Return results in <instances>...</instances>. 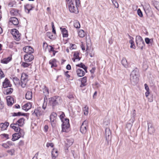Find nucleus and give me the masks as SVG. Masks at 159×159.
<instances>
[{
  "label": "nucleus",
  "instance_id": "nucleus-50",
  "mask_svg": "<svg viewBox=\"0 0 159 159\" xmlns=\"http://www.w3.org/2000/svg\"><path fill=\"white\" fill-rule=\"evenodd\" d=\"M112 2L115 7L116 8H118L119 7V5L117 3V2H116V0H112Z\"/></svg>",
  "mask_w": 159,
  "mask_h": 159
},
{
  "label": "nucleus",
  "instance_id": "nucleus-11",
  "mask_svg": "<svg viewBox=\"0 0 159 159\" xmlns=\"http://www.w3.org/2000/svg\"><path fill=\"white\" fill-rule=\"evenodd\" d=\"M148 130L149 133L150 134H152L154 133L155 131V130L153 126H152V124L151 122H148Z\"/></svg>",
  "mask_w": 159,
  "mask_h": 159
},
{
  "label": "nucleus",
  "instance_id": "nucleus-13",
  "mask_svg": "<svg viewBox=\"0 0 159 159\" xmlns=\"http://www.w3.org/2000/svg\"><path fill=\"white\" fill-rule=\"evenodd\" d=\"M34 7L32 6V4H27L25 6V11L28 14H29L30 11Z\"/></svg>",
  "mask_w": 159,
  "mask_h": 159
},
{
  "label": "nucleus",
  "instance_id": "nucleus-19",
  "mask_svg": "<svg viewBox=\"0 0 159 159\" xmlns=\"http://www.w3.org/2000/svg\"><path fill=\"white\" fill-rule=\"evenodd\" d=\"M137 47L141 50H143V48L145 46V43L144 41H139L136 42Z\"/></svg>",
  "mask_w": 159,
  "mask_h": 159
},
{
  "label": "nucleus",
  "instance_id": "nucleus-60",
  "mask_svg": "<svg viewBox=\"0 0 159 159\" xmlns=\"http://www.w3.org/2000/svg\"><path fill=\"white\" fill-rule=\"evenodd\" d=\"M4 107V104L3 102L0 100V109H2Z\"/></svg>",
  "mask_w": 159,
  "mask_h": 159
},
{
  "label": "nucleus",
  "instance_id": "nucleus-18",
  "mask_svg": "<svg viewBox=\"0 0 159 159\" xmlns=\"http://www.w3.org/2000/svg\"><path fill=\"white\" fill-rule=\"evenodd\" d=\"M58 151L57 149L53 148L52 151V159H55L56 157L58 156Z\"/></svg>",
  "mask_w": 159,
  "mask_h": 159
},
{
  "label": "nucleus",
  "instance_id": "nucleus-63",
  "mask_svg": "<svg viewBox=\"0 0 159 159\" xmlns=\"http://www.w3.org/2000/svg\"><path fill=\"white\" fill-rule=\"evenodd\" d=\"M66 68L68 70H70L71 69V67L70 65L69 64L67 65L66 66Z\"/></svg>",
  "mask_w": 159,
  "mask_h": 159
},
{
  "label": "nucleus",
  "instance_id": "nucleus-34",
  "mask_svg": "<svg viewBox=\"0 0 159 159\" xmlns=\"http://www.w3.org/2000/svg\"><path fill=\"white\" fill-rule=\"evenodd\" d=\"M145 89L146 90V92L145 93V96L147 97L150 94L149 89L147 84H144Z\"/></svg>",
  "mask_w": 159,
  "mask_h": 159
},
{
  "label": "nucleus",
  "instance_id": "nucleus-59",
  "mask_svg": "<svg viewBox=\"0 0 159 159\" xmlns=\"http://www.w3.org/2000/svg\"><path fill=\"white\" fill-rule=\"evenodd\" d=\"M2 146L5 148H9V146L7 143H3L2 145Z\"/></svg>",
  "mask_w": 159,
  "mask_h": 159
},
{
  "label": "nucleus",
  "instance_id": "nucleus-12",
  "mask_svg": "<svg viewBox=\"0 0 159 159\" xmlns=\"http://www.w3.org/2000/svg\"><path fill=\"white\" fill-rule=\"evenodd\" d=\"M105 134L106 139L107 141H109L111 138V132L110 129L108 128H106L105 130Z\"/></svg>",
  "mask_w": 159,
  "mask_h": 159
},
{
  "label": "nucleus",
  "instance_id": "nucleus-9",
  "mask_svg": "<svg viewBox=\"0 0 159 159\" xmlns=\"http://www.w3.org/2000/svg\"><path fill=\"white\" fill-rule=\"evenodd\" d=\"M2 86L3 88H6L8 87H11L12 85L9 80L7 78H6L2 82Z\"/></svg>",
  "mask_w": 159,
  "mask_h": 159
},
{
  "label": "nucleus",
  "instance_id": "nucleus-40",
  "mask_svg": "<svg viewBox=\"0 0 159 159\" xmlns=\"http://www.w3.org/2000/svg\"><path fill=\"white\" fill-rule=\"evenodd\" d=\"M45 45L46 46V47H49L50 48L49 49V50H48V51L49 52H52V51H54V48L52 47V46H50V45L48 46L47 43H43V46Z\"/></svg>",
  "mask_w": 159,
  "mask_h": 159
},
{
  "label": "nucleus",
  "instance_id": "nucleus-48",
  "mask_svg": "<svg viewBox=\"0 0 159 159\" xmlns=\"http://www.w3.org/2000/svg\"><path fill=\"white\" fill-rule=\"evenodd\" d=\"M129 43L131 45V46H130V48H133L134 49H135V46L134 45V43L133 40H130L129 41Z\"/></svg>",
  "mask_w": 159,
  "mask_h": 159
},
{
  "label": "nucleus",
  "instance_id": "nucleus-22",
  "mask_svg": "<svg viewBox=\"0 0 159 159\" xmlns=\"http://www.w3.org/2000/svg\"><path fill=\"white\" fill-rule=\"evenodd\" d=\"M20 137V136L18 134V133H16L12 135V138L11 140L13 141L18 140Z\"/></svg>",
  "mask_w": 159,
  "mask_h": 159
},
{
  "label": "nucleus",
  "instance_id": "nucleus-47",
  "mask_svg": "<svg viewBox=\"0 0 159 159\" xmlns=\"http://www.w3.org/2000/svg\"><path fill=\"white\" fill-rule=\"evenodd\" d=\"M142 41H143V40L141 36L138 35L136 36V42Z\"/></svg>",
  "mask_w": 159,
  "mask_h": 159
},
{
  "label": "nucleus",
  "instance_id": "nucleus-17",
  "mask_svg": "<svg viewBox=\"0 0 159 159\" xmlns=\"http://www.w3.org/2000/svg\"><path fill=\"white\" fill-rule=\"evenodd\" d=\"M9 125V122H6L4 123L0 124V127L1 128L2 130H4L7 129Z\"/></svg>",
  "mask_w": 159,
  "mask_h": 159
},
{
  "label": "nucleus",
  "instance_id": "nucleus-6",
  "mask_svg": "<svg viewBox=\"0 0 159 159\" xmlns=\"http://www.w3.org/2000/svg\"><path fill=\"white\" fill-rule=\"evenodd\" d=\"M57 117V115L55 112H52L50 116V121L52 126L53 127L55 126Z\"/></svg>",
  "mask_w": 159,
  "mask_h": 159
},
{
  "label": "nucleus",
  "instance_id": "nucleus-55",
  "mask_svg": "<svg viewBox=\"0 0 159 159\" xmlns=\"http://www.w3.org/2000/svg\"><path fill=\"white\" fill-rule=\"evenodd\" d=\"M75 5L77 6V7H79L80 4V0H75Z\"/></svg>",
  "mask_w": 159,
  "mask_h": 159
},
{
  "label": "nucleus",
  "instance_id": "nucleus-58",
  "mask_svg": "<svg viewBox=\"0 0 159 159\" xmlns=\"http://www.w3.org/2000/svg\"><path fill=\"white\" fill-rule=\"evenodd\" d=\"M145 42L147 44H149L150 43V39L148 38H146L145 39Z\"/></svg>",
  "mask_w": 159,
  "mask_h": 159
},
{
  "label": "nucleus",
  "instance_id": "nucleus-49",
  "mask_svg": "<svg viewBox=\"0 0 159 159\" xmlns=\"http://www.w3.org/2000/svg\"><path fill=\"white\" fill-rule=\"evenodd\" d=\"M137 13L138 15L140 17L143 16V13L140 9L139 8L137 10Z\"/></svg>",
  "mask_w": 159,
  "mask_h": 159
},
{
  "label": "nucleus",
  "instance_id": "nucleus-36",
  "mask_svg": "<svg viewBox=\"0 0 159 159\" xmlns=\"http://www.w3.org/2000/svg\"><path fill=\"white\" fill-rule=\"evenodd\" d=\"M13 80L16 85L20 84V80L17 77H13Z\"/></svg>",
  "mask_w": 159,
  "mask_h": 159
},
{
  "label": "nucleus",
  "instance_id": "nucleus-29",
  "mask_svg": "<svg viewBox=\"0 0 159 159\" xmlns=\"http://www.w3.org/2000/svg\"><path fill=\"white\" fill-rule=\"evenodd\" d=\"M76 66H78L79 67H80L83 69L86 72H87V67L85 65L82 63H81L80 64L76 65Z\"/></svg>",
  "mask_w": 159,
  "mask_h": 159
},
{
  "label": "nucleus",
  "instance_id": "nucleus-42",
  "mask_svg": "<svg viewBox=\"0 0 159 159\" xmlns=\"http://www.w3.org/2000/svg\"><path fill=\"white\" fill-rule=\"evenodd\" d=\"M34 113H35L37 116H39L42 115V113L39 111V109L38 108L37 109H35L34 110Z\"/></svg>",
  "mask_w": 159,
  "mask_h": 159
},
{
  "label": "nucleus",
  "instance_id": "nucleus-4",
  "mask_svg": "<svg viewBox=\"0 0 159 159\" xmlns=\"http://www.w3.org/2000/svg\"><path fill=\"white\" fill-rule=\"evenodd\" d=\"M68 6L69 11L71 13L77 14L79 13V11L77 7L74 3V2H71L69 3Z\"/></svg>",
  "mask_w": 159,
  "mask_h": 159
},
{
  "label": "nucleus",
  "instance_id": "nucleus-44",
  "mask_svg": "<svg viewBox=\"0 0 159 159\" xmlns=\"http://www.w3.org/2000/svg\"><path fill=\"white\" fill-rule=\"evenodd\" d=\"M28 80H21V86L22 88H25Z\"/></svg>",
  "mask_w": 159,
  "mask_h": 159
},
{
  "label": "nucleus",
  "instance_id": "nucleus-21",
  "mask_svg": "<svg viewBox=\"0 0 159 159\" xmlns=\"http://www.w3.org/2000/svg\"><path fill=\"white\" fill-rule=\"evenodd\" d=\"M12 59V57H9L7 58H5L1 60V62L3 63L7 64Z\"/></svg>",
  "mask_w": 159,
  "mask_h": 159
},
{
  "label": "nucleus",
  "instance_id": "nucleus-14",
  "mask_svg": "<svg viewBox=\"0 0 159 159\" xmlns=\"http://www.w3.org/2000/svg\"><path fill=\"white\" fill-rule=\"evenodd\" d=\"M7 103L8 105L11 106L14 102L13 98L10 96L7 97Z\"/></svg>",
  "mask_w": 159,
  "mask_h": 159
},
{
  "label": "nucleus",
  "instance_id": "nucleus-28",
  "mask_svg": "<svg viewBox=\"0 0 159 159\" xmlns=\"http://www.w3.org/2000/svg\"><path fill=\"white\" fill-rule=\"evenodd\" d=\"M61 32L62 34L63 37H67L68 34L67 30L65 28L62 29L61 28Z\"/></svg>",
  "mask_w": 159,
  "mask_h": 159
},
{
  "label": "nucleus",
  "instance_id": "nucleus-15",
  "mask_svg": "<svg viewBox=\"0 0 159 159\" xmlns=\"http://www.w3.org/2000/svg\"><path fill=\"white\" fill-rule=\"evenodd\" d=\"M9 21L15 25H17L19 24L18 20L15 17H11L10 18Z\"/></svg>",
  "mask_w": 159,
  "mask_h": 159
},
{
  "label": "nucleus",
  "instance_id": "nucleus-1",
  "mask_svg": "<svg viewBox=\"0 0 159 159\" xmlns=\"http://www.w3.org/2000/svg\"><path fill=\"white\" fill-rule=\"evenodd\" d=\"M65 116V114L63 112L60 116V118L62 122L61 125V132H68L70 130V127L69 120L67 118H64Z\"/></svg>",
  "mask_w": 159,
  "mask_h": 159
},
{
  "label": "nucleus",
  "instance_id": "nucleus-62",
  "mask_svg": "<svg viewBox=\"0 0 159 159\" xmlns=\"http://www.w3.org/2000/svg\"><path fill=\"white\" fill-rule=\"evenodd\" d=\"M19 145L20 146H22L24 145V142L22 140H20L19 143Z\"/></svg>",
  "mask_w": 159,
  "mask_h": 159
},
{
  "label": "nucleus",
  "instance_id": "nucleus-43",
  "mask_svg": "<svg viewBox=\"0 0 159 159\" xmlns=\"http://www.w3.org/2000/svg\"><path fill=\"white\" fill-rule=\"evenodd\" d=\"M74 27L76 28H79L80 27L79 22L77 21H76L74 22Z\"/></svg>",
  "mask_w": 159,
  "mask_h": 159
},
{
  "label": "nucleus",
  "instance_id": "nucleus-51",
  "mask_svg": "<svg viewBox=\"0 0 159 159\" xmlns=\"http://www.w3.org/2000/svg\"><path fill=\"white\" fill-rule=\"evenodd\" d=\"M56 61V60L55 59H53L51 60H50L49 61V64L52 66H53V64H54V63H55Z\"/></svg>",
  "mask_w": 159,
  "mask_h": 159
},
{
  "label": "nucleus",
  "instance_id": "nucleus-46",
  "mask_svg": "<svg viewBox=\"0 0 159 159\" xmlns=\"http://www.w3.org/2000/svg\"><path fill=\"white\" fill-rule=\"evenodd\" d=\"M43 92L45 97L49 94L48 90L47 88H45L43 90Z\"/></svg>",
  "mask_w": 159,
  "mask_h": 159
},
{
  "label": "nucleus",
  "instance_id": "nucleus-16",
  "mask_svg": "<svg viewBox=\"0 0 159 159\" xmlns=\"http://www.w3.org/2000/svg\"><path fill=\"white\" fill-rule=\"evenodd\" d=\"M31 104L30 102H28L22 106V108L25 111H27L31 108Z\"/></svg>",
  "mask_w": 159,
  "mask_h": 159
},
{
  "label": "nucleus",
  "instance_id": "nucleus-8",
  "mask_svg": "<svg viewBox=\"0 0 159 159\" xmlns=\"http://www.w3.org/2000/svg\"><path fill=\"white\" fill-rule=\"evenodd\" d=\"M34 59V56L31 54H27L24 56V59L25 61L30 62L32 61Z\"/></svg>",
  "mask_w": 159,
  "mask_h": 159
},
{
  "label": "nucleus",
  "instance_id": "nucleus-20",
  "mask_svg": "<svg viewBox=\"0 0 159 159\" xmlns=\"http://www.w3.org/2000/svg\"><path fill=\"white\" fill-rule=\"evenodd\" d=\"M77 75L80 77L83 76L85 74V72L82 69L79 68L76 70Z\"/></svg>",
  "mask_w": 159,
  "mask_h": 159
},
{
  "label": "nucleus",
  "instance_id": "nucleus-23",
  "mask_svg": "<svg viewBox=\"0 0 159 159\" xmlns=\"http://www.w3.org/2000/svg\"><path fill=\"white\" fill-rule=\"evenodd\" d=\"M32 97V93L31 91H28L25 94V98L28 100L31 99Z\"/></svg>",
  "mask_w": 159,
  "mask_h": 159
},
{
  "label": "nucleus",
  "instance_id": "nucleus-53",
  "mask_svg": "<svg viewBox=\"0 0 159 159\" xmlns=\"http://www.w3.org/2000/svg\"><path fill=\"white\" fill-rule=\"evenodd\" d=\"M86 77H84L82 78V80H81V83L82 84H85V83L86 82Z\"/></svg>",
  "mask_w": 159,
  "mask_h": 159
},
{
  "label": "nucleus",
  "instance_id": "nucleus-5",
  "mask_svg": "<svg viewBox=\"0 0 159 159\" xmlns=\"http://www.w3.org/2000/svg\"><path fill=\"white\" fill-rule=\"evenodd\" d=\"M88 121L86 120H84L80 128V131L82 134L86 133L88 128Z\"/></svg>",
  "mask_w": 159,
  "mask_h": 159
},
{
  "label": "nucleus",
  "instance_id": "nucleus-61",
  "mask_svg": "<svg viewBox=\"0 0 159 159\" xmlns=\"http://www.w3.org/2000/svg\"><path fill=\"white\" fill-rule=\"evenodd\" d=\"M2 136L5 137L7 139H9L8 135L6 134H1Z\"/></svg>",
  "mask_w": 159,
  "mask_h": 159
},
{
  "label": "nucleus",
  "instance_id": "nucleus-25",
  "mask_svg": "<svg viewBox=\"0 0 159 159\" xmlns=\"http://www.w3.org/2000/svg\"><path fill=\"white\" fill-rule=\"evenodd\" d=\"M29 62H22L21 65V66L23 68L29 67V66H31V63H29Z\"/></svg>",
  "mask_w": 159,
  "mask_h": 159
},
{
  "label": "nucleus",
  "instance_id": "nucleus-26",
  "mask_svg": "<svg viewBox=\"0 0 159 159\" xmlns=\"http://www.w3.org/2000/svg\"><path fill=\"white\" fill-rule=\"evenodd\" d=\"M75 59H78L79 61L80 58L79 57V53L78 52H75L74 54V58L72 59L74 61H75Z\"/></svg>",
  "mask_w": 159,
  "mask_h": 159
},
{
  "label": "nucleus",
  "instance_id": "nucleus-52",
  "mask_svg": "<svg viewBox=\"0 0 159 159\" xmlns=\"http://www.w3.org/2000/svg\"><path fill=\"white\" fill-rule=\"evenodd\" d=\"M22 113L21 112H19L18 113L14 112L13 113L12 116H21Z\"/></svg>",
  "mask_w": 159,
  "mask_h": 159
},
{
  "label": "nucleus",
  "instance_id": "nucleus-37",
  "mask_svg": "<svg viewBox=\"0 0 159 159\" xmlns=\"http://www.w3.org/2000/svg\"><path fill=\"white\" fill-rule=\"evenodd\" d=\"M18 134L20 136V137H23L25 134V132L24 130L22 129H20V128L18 131Z\"/></svg>",
  "mask_w": 159,
  "mask_h": 159
},
{
  "label": "nucleus",
  "instance_id": "nucleus-24",
  "mask_svg": "<svg viewBox=\"0 0 159 159\" xmlns=\"http://www.w3.org/2000/svg\"><path fill=\"white\" fill-rule=\"evenodd\" d=\"M25 119L24 118H21L17 121V122L19 126L20 127L23 126L25 123Z\"/></svg>",
  "mask_w": 159,
  "mask_h": 159
},
{
  "label": "nucleus",
  "instance_id": "nucleus-32",
  "mask_svg": "<svg viewBox=\"0 0 159 159\" xmlns=\"http://www.w3.org/2000/svg\"><path fill=\"white\" fill-rule=\"evenodd\" d=\"M78 34L79 36L81 38H83L85 35V33L84 31L82 30H80L78 32Z\"/></svg>",
  "mask_w": 159,
  "mask_h": 159
},
{
  "label": "nucleus",
  "instance_id": "nucleus-41",
  "mask_svg": "<svg viewBox=\"0 0 159 159\" xmlns=\"http://www.w3.org/2000/svg\"><path fill=\"white\" fill-rule=\"evenodd\" d=\"M7 152L11 156H13L15 155V151L13 149L8 150L7 151Z\"/></svg>",
  "mask_w": 159,
  "mask_h": 159
},
{
  "label": "nucleus",
  "instance_id": "nucleus-10",
  "mask_svg": "<svg viewBox=\"0 0 159 159\" xmlns=\"http://www.w3.org/2000/svg\"><path fill=\"white\" fill-rule=\"evenodd\" d=\"M23 51L27 54H31L34 52L33 48L30 46L24 47L23 48Z\"/></svg>",
  "mask_w": 159,
  "mask_h": 159
},
{
  "label": "nucleus",
  "instance_id": "nucleus-31",
  "mask_svg": "<svg viewBox=\"0 0 159 159\" xmlns=\"http://www.w3.org/2000/svg\"><path fill=\"white\" fill-rule=\"evenodd\" d=\"M19 11L15 9H12L10 11V13L12 16H16L18 14Z\"/></svg>",
  "mask_w": 159,
  "mask_h": 159
},
{
  "label": "nucleus",
  "instance_id": "nucleus-27",
  "mask_svg": "<svg viewBox=\"0 0 159 159\" xmlns=\"http://www.w3.org/2000/svg\"><path fill=\"white\" fill-rule=\"evenodd\" d=\"M13 90L12 88H8L4 91V93L6 95L10 94L13 92Z\"/></svg>",
  "mask_w": 159,
  "mask_h": 159
},
{
  "label": "nucleus",
  "instance_id": "nucleus-45",
  "mask_svg": "<svg viewBox=\"0 0 159 159\" xmlns=\"http://www.w3.org/2000/svg\"><path fill=\"white\" fill-rule=\"evenodd\" d=\"M88 107L87 106H86L83 109L84 111V114L85 115H87L88 114Z\"/></svg>",
  "mask_w": 159,
  "mask_h": 159
},
{
  "label": "nucleus",
  "instance_id": "nucleus-7",
  "mask_svg": "<svg viewBox=\"0 0 159 159\" xmlns=\"http://www.w3.org/2000/svg\"><path fill=\"white\" fill-rule=\"evenodd\" d=\"M12 34L14 37L15 39L17 41H19L20 39V34L18 31L16 29H13L12 31Z\"/></svg>",
  "mask_w": 159,
  "mask_h": 159
},
{
  "label": "nucleus",
  "instance_id": "nucleus-38",
  "mask_svg": "<svg viewBox=\"0 0 159 159\" xmlns=\"http://www.w3.org/2000/svg\"><path fill=\"white\" fill-rule=\"evenodd\" d=\"M10 127L17 132H18V131L20 129L19 127L18 126H14L13 125H10Z\"/></svg>",
  "mask_w": 159,
  "mask_h": 159
},
{
  "label": "nucleus",
  "instance_id": "nucleus-57",
  "mask_svg": "<svg viewBox=\"0 0 159 159\" xmlns=\"http://www.w3.org/2000/svg\"><path fill=\"white\" fill-rule=\"evenodd\" d=\"M54 145L53 143H47L46 144V146L47 147H49L50 146L51 147H53Z\"/></svg>",
  "mask_w": 159,
  "mask_h": 159
},
{
  "label": "nucleus",
  "instance_id": "nucleus-39",
  "mask_svg": "<svg viewBox=\"0 0 159 159\" xmlns=\"http://www.w3.org/2000/svg\"><path fill=\"white\" fill-rule=\"evenodd\" d=\"M152 3L156 9L158 7L159 5V2L155 1H152Z\"/></svg>",
  "mask_w": 159,
  "mask_h": 159
},
{
  "label": "nucleus",
  "instance_id": "nucleus-54",
  "mask_svg": "<svg viewBox=\"0 0 159 159\" xmlns=\"http://www.w3.org/2000/svg\"><path fill=\"white\" fill-rule=\"evenodd\" d=\"M47 36L49 38L52 39V33L50 32H47L46 33Z\"/></svg>",
  "mask_w": 159,
  "mask_h": 159
},
{
  "label": "nucleus",
  "instance_id": "nucleus-33",
  "mask_svg": "<svg viewBox=\"0 0 159 159\" xmlns=\"http://www.w3.org/2000/svg\"><path fill=\"white\" fill-rule=\"evenodd\" d=\"M21 80H28V75L25 73L22 74L21 77Z\"/></svg>",
  "mask_w": 159,
  "mask_h": 159
},
{
  "label": "nucleus",
  "instance_id": "nucleus-35",
  "mask_svg": "<svg viewBox=\"0 0 159 159\" xmlns=\"http://www.w3.org/2000/svg\"><path fill=\"white\" fill-rule=\"evenodd\" d=\"M73 140L72 139H66V144L69 146L71 145L73 143Z\"/></svg>",
  "mask_w": 159,
  "mask_h": 159
},
{
  "label": "nucleus",
  "instance_id": "nucleus-56",
  "mask_svg": "<svg viewBox=\"0 0 159 159\" xmlns=\"http://www.w3.org/2000/svg\"><path fill=\"white\" fill-rule=\"evenodd\" d=\"M70 49L71 50H72L75 49L76 47V46L75 44H72L70 45Z\"/></svg>",
  "mask_w": 159,
  "mask_h": 159
},
{
  "label": "nucleus",
  "instance_id": "nucleus-2",
  "mask_svg": "<svg viewBox=\"0 0 159 159\" xmlns=\"http://www.w3.org/2000/svg\"><path fill=\"white\" fill-rule=\"evenodd\" d=\"M139 72L137 69L133 70L130 75V80L131 83L135 85L139 81Z\"/></svg>",
  "mask_w": 159,
  "mask_h": 159
},
{
  "label": "nucleus",
  "instance_id": "nucleus-3",
  "mask_svg": "<svg viewBox=\"0 0 159 159\" xmlns=\"http://www.w3.org/2000/svg\"><path fill=\"white\" fill-rule=\"evenodd\" d=\"M61 102V97L55 96L49 99V104L52 106L53 108L54 107L58 105Z\"/></svg>",
  "mask_w": 159,
  "mask_h": 159
},
{
  "label": "nucleus",
  "instance_id": "nucleus-30",
  "mask_svg": "<svg viewBox=\"0 0 159 159\" xmlns=\"http://www.w3.org/2000/svg\"><path fill=\"white\" fill-rule=\"evenodd\" d=\"M121 64L125 67L127 68L128 66V65L126 59L125 58H123L121 60Z\"/></svg>",
  "mask_w": 159,
  "mask_h": 159
},
{
  "label": "nucleus",
  "instance_id": "nucleus-64",
  "mask_svg": "<svg viewBox=\"0 0 159 159\" xmlns=\"http://www.w3.org/2000/svg\"><path fill=\"white\" fill-rule=\"evenodd\" d=\"M38 155V152L35 154V156L32 159H38L37 156Z\"/></svg>",
  "mask_w": 159,
  "mask_h": 159
}]
</instances>
